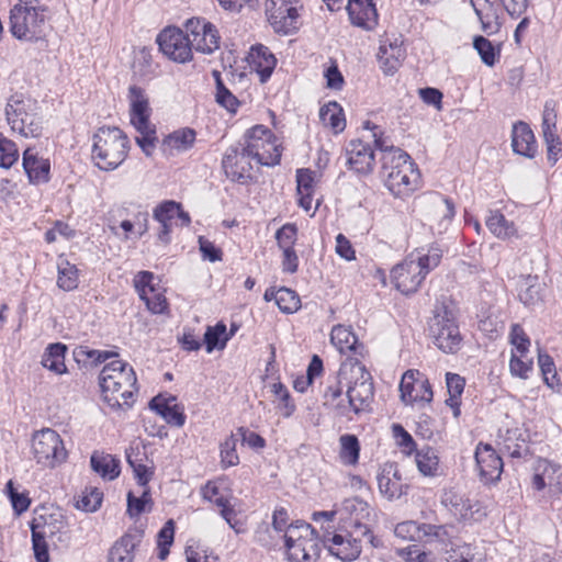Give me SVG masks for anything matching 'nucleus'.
<instances>
[{"mask_svg": "<svg viewBox=\"0 0 562 562\" xmlns=\"http://www.w3.org/2000/svg\"><path fill=\"white\" fill-rule=\"evenodd\" d=\"M99 387L102 402L111 411L131 409L137 401V376L133 367L124 360H113L102 368Z\"/></svg>", "mask_w": 562, "mask_h": 562, "instance_id": "nucleus-1", "label": "nucleus"}, {"mask_svg": "<svg viewBox=\"0 0 562 562\" xmlns=\"http://www.w3.org/2000/svg\"><path fill=\"white\" fill-rule=\"evenodd\" d=\"M283 512H276L272 527L282 532V552L285 562H318L323 551V537L308 522L295 520L283 527Z\"/></svg>", "mask_w": 562, "mask_h": 562, "instance_id": "nucleus-2", "label": "nucleus"}, {"mask_svg": "<svg viewBox=\"0 0 562 562\" xmlns=\"http://www.w3.org/2000/svg\"><path fill=\"white\" fill-rule=\"evenodd\" d=\"M131 142L127 134L117 126L97 128L90 138V160L103 172L119 169L127 159Z\"/></svg>", "mask_w": 562, "mask_h": 562, "instance_id": "nucleus-3", "label": "nucleus"}, {"mask_svg": "<svg viewBox=\"0 0 562 562\" xmlns=\"http://www.w3.org/2000/svg\"><path fill=\"white\" fill-rule=\"evenodd\" d=\"M382 177L389 192L405 200L418 190L420 173L409 155L398 148H391L382 157Z\"/></svg>", "mask_w": 562, "mask_h": 562, "instance_id": "nucleus-4", "label": "nucleus"}, {"mask_svg": "<svg viewBox=\"0 0 562 562\" xmlns=\"http://www.w3.org/2000/svg\"><path fill=\"white\" fill-rule=\"evenodd\" d=\"M440 261L441 251L438 248L417 249L392 269V282L402 294H413Z\"/></svg>", "mask_w": 562, "mask_h": 562, "instance_id": "nucleus-5", "label": "nucleus"}, {"mask_svg": "<svg viewBox=\"0 0 562 562\" xmlns=\"http://www.w3.org/2000/svg\"><path fill=\"white\" fill-rule=\"evenodd\" d=\"M338 385L345 389L349 408L355 415L369 412L373 400V383L370 372L355 359L346 360L338 372Z\"/></svg>", "mask_w": 562, "mask_h": 562, "instance_id": "nucleus-6", "label": "nucleus"}, {"mask_svg": "<svg viewBox=\"0 0 562 562\" xmlns=\"http://www.w3.org/2000/svg\"><path fill=\"white\" fill-rule=\"evenodd\" d=\"M30 453L34 463L47 471L64 467L70 454L63 436L50 427H43L31 434Z\"/></svg>", "mask_w": 562, "mask_h": 562, "instance_id": "nucleus-7", "label": "nucleus"}, {"mask_svg": "<svg viewBox=\"0 0 562 562\" xmlns=\"http://www.w3.org/2000/svg\"><path fill=\"white\" fill-rule=\"evenodd\" d=\"M52 11L47 4H14L10 9L9 29L12 36L23 42H37L48 30Z\"/></svg>", "mask_w": 562, "mask_h": 562, "instance_id": "nucleus-8", "label": "nucleus"}, {"mask_svg": "<svg viewBox=\"0 0 562 562\" xmlns=\"http://www.w3.org/2000/svg\"><path fill=\"white\" fill-rule=\"evenodd\" d=\"M5 120L13 134L23 138H37L44 123L36 101L24 95H12L5 105Z\"/></svg>", "mask_w": 562, "mask_h": 562, "instance_id": "nucleus-9", "label": "nucleus"}, {"mask_svg": "<svg viewBox=\"0 0 562 562\" xmlns=\"http://www.w3.org/2000/svg\"><path fill=\"white\" fill-rule=\"evenodd\" d=\"M430 338L438 350L446 355L458 352L462 337L457 325L454 308L446 302H438L428 322Z\"/></svg>", "mask_w": 562, "mask_h": 562, "instance_id": "nucleus-10", "label": "nucleus"}, {"mask_svg": "<svg viewBox=\"0 0 562 562\" xmlns=\"http://www.w3.org/2000/svg\"><path fill=\"white\" fill-rule=\"evenodd\" d=\"M241 150L250 159L265 167L278 166L282 155L277 136L265 125H255L245 132Z\"/></svg>", "mask_w": 562, "mask_h": 562, "instance_id": "nucleus-11", "label": "nucleus"}, {"mask_svg": "<svg viewBox=\"0 0 562 562\" xmlns=\"http://www.w3.org/2000/svg\"><path fill=\"white\" fill-rule=\"evenodd\" d=\"M337 526L366 536L369 542L375 547L372 527L375 524L376 514L369 503L358 497H349L337 506Z\"/></svg>", "mask_w": 562, "mask_h": 562, "instance_id": "nucleus-12", "label": "nucleus"}, {"mask_svg": "<svg viewBox=\"0 0 562 562\" xmlns=\"http://www.w3.org/2000/svg\"><path fill=\"white\" fill-rule=\"evenodd\" d=\"M300 0H266V19L280 36H291L300 31V18L303 11Z\"/></svg>", "mask_w": 562, "mask_h": 562, "instance_id": "nucleus-13", "label": "nucleus"}, {"mask_svg": "<svg viewBox=\"0 0 562 562\" xmlns=\"http://www.w3.org/2000/svg\"><path fill=\"white\" fill-rule=\"evenodd\" d=\"M363 538L367 537L337 526L334 530L324 532L323 548L340 562H353L362 552Z\"/></svg>", "mask_w": 562, "mask_h": 562, "instance_id": "nucleus-14", "label": "nucleus"}, {"mask_svg": "<svg viewBox=\"0 0 562 562\" xmlns=\"http://www.w3.org/2000/svg\"><path fill=\"white\" fill-rule=\"evenodd\" d=\"M159 52L178 65H187L194 59L186 30L176 25L165 26L156 36Z\"/></svg>", "mask_w": 562, "mask_h": 562, "instance_id": "nucleus-15", "label": "nucleus"}, {"mask_svg": "<svg viewBox=\"0 0 562 562\" xmlns=\"http://www.w3.org/2000/svg\"><path fill=\"white\" fill-rule=\"evenodd\" d=\"M530 485L542 497L559 499L562 496V465L538 459L531 468Z\"/></svg>", "mask_w": 562, "mask_h": 562, "instance_id": "nucleus-16", "label": "nucleus"}, {"mask_svg": "<svg viewBox=\"0 0 562 562\" xmlns=\"http://www.w3.org/2000/svg\"><path fill=\"white\" fill-rule=\"evenodd\" d=\"M192 52L212 55L221 47L217 27L202 16H192L183 23Z\"/></svg>", "mask_w": 562, "mask_h": 562, "instance_id": "nucleus-17", "label": "nucleus"}, {"mask_svg": "<svg viewBox=\"0 0 562 562\" xmlns=\"http://www.w3.org/2000/svg\"><path fill=\"white\" fill-rule=\"evenodd\" d=\"M133 283L148 312L155 315L168 312L169 304L166 297V289L154 273L139 271L134 277Z\"/></svg>", "mask_w": 562, "mask_h": 562, "instance_id": "nucleus-18", "label": "nucleus"}, {"mask_svg": "<svg viewBox=\"0 0 562 562\" xmlns=\"http://www.w3.org/2000/svg\"><path fill=\"white\" fill-rule=\"evenodd\" d=\"M321 176L310 168H300L295 172V195L297 205L313 217L322 200L317 198V186Z\"/></svg>", "mask_w": 562, "mask_h": 562, "instance_id": "nucleus-19", "label": "nucleus"}, {"mask_svg": "<svg viewBox=\"0 0 562 562\" xmlns=\"http://www.w3.org/2000/svg\"><path fill=\"white\" fill-rule=\"evenodd\" d=\"M400 392L402 402L411 406H424L434 397L428 379L417 370H408L403 374Z\"/></svg>", "mask_w": 562, "mask_h": 562, "instance_id": "nucleus-20", "label": "nucleus"}, {"mask_svg": "<svg viewBox=\"0 0 562 562\" xmlns=\"http://www.w3.org/2000/svg\"><path fill=\"white\" fill-rule=\"evenodd\" d=\"M153 216L162 226L158 239L165 245L170 243V233L173 226L189 227L191 224L189 213L183 210L180 203L172 200L158 204L154 209Z\"/></svg>", "mask_w": 562, "mask_h": 562, "instance_id": "nucleus-21", "label": "nucleus"}, {"mask_svg": "<svg viewBox=\"0 0 562 562\" xmlns=\"http://www.w3.org/2000/svg\"><path fill=\"white\" fill-rule=\"evenodd\" d=\"M475 462L479 479L484 485H495L503 473V459L488 443L480 442L475 448Z\"/></svg>", "mask_w": 562, "mask_h": 562, "instance_id": "nucleus-22", "label": "nucleus"}, {"mask_svg": "<svg viewBox=\"0 0 562 562\" xmlns=\"http://www.w3.org/2000/svg\"><path fill=\"white\" fill-rule=\"evenodd\" d=\"M376 486L380 496L386 502H395L405 496L408 492V484L395 463H383L376 473Z\"/></svg>", "mask_w": 562, "mask_h": 562, "instance_id": "nucleus-23", "label": "nucleus"}, {"mask_svg": "<svg viewBox=\"0 0 562 562\" xmlns=\"http://www.w3.org/2000/svg\"><path fill=\"white\" fill-rule=\"evenodd\" d=\"M127 114L133 127L153 124L150 122L153 109L145 88L131 85L126 91Z\"/></svg>", "mask_w": 562, "mask_h": 562, "instance_id": "nucleus-24", "label": "nucleus"}, {"mask_svg": "<svg viewBox=\"0 0 562 562\" xmlns=\"http://www.w3.org/2000/svg\"><path fill=\"white\" fill-rule=\"evenodd\" d=\"M424 199L428 206L426 216L430 228L442 233L454 217L456 210L453 203L438 194H426Z\"/></svg>", "mask_w": 562, "mask_h": 562, "instance_id": "nucleus-25", "label": "nucleus"}, {"mask_svg": "<svg viewBox=\"0 0 562 562\" xmlns=\"http://www.w3.org/2000/svg\"><path fill=\"white\" fill-rule=\"evenodd\" d=\"M405 58L403 41L397 36H385L380 44L378 61L383 74L393 76Z\"/></svg>", "mask_w": 562, "mask_h": 562, "instance_id": "nucleus-26", "label": "nucleus"}, {"mask_svg": "<svg viewBox=\"0 0 562 562\" xmlns=\"http://www.w3.org/2000/svg\"><path fill=\"white\" fill-rule=\"evenodd\" d=\"M346 11L355 27L373 31L378 26L379 14L373 0H348Z\"/></svg>", "mask_w": 562, "mask_h": 562, "instance_id": "nucleus-27", "label": "nucleus"}, {"mask_svg": "<svg viewBox=\"0 0 562 562\" xmlns=\"http://www.w3.org/2000/svg\"><path fill=\"white\" fill-rule=\"evenodd\" d=\"M499 440L512 457H520L527 449L530 436L525 425L517 420H507L499 430Z\"/></svg>", "mask_w": 562, "mask_h": 562, "instance_id": "nucleus-28", "label": "nucleus"}, {"mask_svg": "<svg viewBox=\"0 0 562 562\" xmlns=\"http://www.w3.org/2000/svg\"><path fill=\"white\" fill-rule=\"evenodd\" d=\"M441 503L458 519L463 521H477L482 518L480 506L464 498L454 490H448L441 497Z\"/></svg>", "mask_w": 562, "mask_h": 562, "instance_id": "nucleus-29", "label": "nucleus"}, {"mask_svg": "<svg viewBox=\"0 0 562 562\" xmlns=\"http://www.w3.org/2000/svg\"><path fill=\"white\" fill-rule=\"evenodd\" d=\"M248 67L255 72L261 83L267 82L278 64L273 53L265 45L258 44L251 46L246 57Z\"/></svg>", "mask_w": 562, "mask_h": 562, "instance_id": "nucleus-30", "label": "nucleus"}, {"mask_svg": "<svg viewBox=\"0 0 562 562\" xmlns=\"http://www.w3.org/2000/svg\"><path fill=\"white\" fill-rule=\"evenodd\" d=\"M66 527V520L63 513L55 507H44L33 518L31 524L32 533H37L45 538H53L61 532Z\"/></svg>", "mask_w": 562, "mask_h": 562, "instance_id": "nucleus-31", "label": "nucleus"}, {"mask_svg": "<svg viewBox=\"0 0 562 562\" xmlns=\"http://www.w3.org/2000/svg\"><path fill=\"white\" fill-rule=\"evenodd\" d=\"M196 143V132L191 127H180L164 136L161 151L166 156H176L193 149Z\"/></svg>", "mask_w": 562, "mask_h": 562, "instance_id": "nucleus-32", "label": "nucleus"}, {"mask_svg": "<svg viewBox=\"0 0 562 562\" xmlns=\"http://www.w3.org/2000/svg\"><path fill=\"white\" fill-rule=\"evenodd\" d=\"M347 164L355 172L369 175L374 167L373 149L360 139L351 140L347 148Z\"/></svg>", "mask_w": 562, "mask_h": 562, "instance_id": "nucleus-33", "label": "nucleus"}, {"mask_svg": "<svg viewBox=\"0 0 562 562\" xmlns=\"http://www.w3.org/2000/svg\"><path fill=\"white\" fill-rule=\"evenodd\" d=\"M23 169L27 179L33 184L47 183L50 178L49 160L38 156L33 149L27 148L22 154Z\"/></svg>", "mask_w": 562, "mask_h": 562, "instance_id": "nucleus-34", "label": "nucleus"}, {"mask_svg": "<svg viewBox=\"0 0 562 562\" xmlns=\"http://www.w3.org/2000/svg\"><path fill=\"white\" fill-rule=\"evenodd\" d=\"M512 149L516 155L533 158L537 154L535 135L528 124L516 122L512 127Z\"/></svg>", "mask_w": 562, "mask_h": 562, "instance_id": "nucleus-35", "label": "nucleus"}, {"mask_svg": "<svg viewBox=\"0 0 562 562\" xmlns=\"http://www.w3.org/2000/svg\"><path fill=\"white\" fill-rule=\"evenodd\" d=\"M149 408L160 415L171 426L182 427L186 423L183 408L173 396L157 395L149 402Z\"/></svg>", "mask_w": 562, "mask_h": 562, "instance_id": "nucleus-36", "label": "nucleus"}, {"mask_svg": "<svg viewBox=\"0 0 562 562\" xmlns=\"http://www.w3.org/2000/svg\"><path fill=\"white\" fill-rule=\"evenodd\" d=\"M67 349V346L61 342L47 345L41 356V366L54 375H66L68 373L66 364Z\"/></svg>", "mask_w": 562, "mask_h": 562, "instance_id": "nucleus-37", "label": "nucleus"}, {"mask_svg": "<svg viewBox=\"0 0 562 562\" xmlns=\"http://www.w3.org/2000/svg\"><path fill=\"white\" fill-rule=\"evenodd\" d=\"M472 8L481 23V30L486 34H495L502 26L501 15L491 0H471Z\"/></svg>", "mask_w": 562, "mask_h": 562, "instance_id": "nucleus-38", "label": "nucleus"}, {"mask_svg": "<svg viewBox=\"0 0 562 562\" xmlns=\"http://www.w3.org/2000/svg\"><path fill=\"white\" fill-rule=\"evenodd\" d=\"M90 467L104 481H114L121 473L120 460L113 454L103 451L92 452Z\"/></svg>", "mask_w": 562, "mask_h": 562, "instance_id": "nucleus-39", "label": "nucleus"}, {"mask_svg": "<svg viewBox=\"0 0 562 562\" xmlns=\"http://www.w3.org/2000/svg\"><path fill=\"white\" fill-rule=\"evenodd\" d=\"M543 283L537 276H526L518 284L519 301L528 308H535L542 303Z\"/></svg>", "mask_w": 562, "mask_h": 562, "instance_id": "nucleus-40", "label": "nucleus"}, {"mask_svg": "<svg viewBox=\"0 0 562 562\" xmlns=\"http://www.w3.org/2000/svg\"><path fill=\"white\" fill-rule=\"evenodd\" d=\"M250 157L244 154L234 153L226 155L223 159V168L226 176L233 181L244 182L251 178V165L248 161Z\"/></svg>", "mask_w": 562, "mask_h": 562, "instance_id": "nucleus-41", "label": "nucleus"}, {"mask_svg": "<svg viewBox=\"0 0 562 562\" xmlns=\"http://www.w3.org/2000/svg\"><path fill=\"white\" fill-rule=\"evenodd\" d=\"M56 285L64 292L75 291L79 286L80 272L77 266L65 256H59L56 263Z\"/></svg>", "mask_w": 562, "mask_h": 562, "instance_id": "nucleus-42", "label": "nucleus"}, {"mask_svg": "<svg viewBox=\"0 0 562 562\" xmlns=\"http://www.w3.org/2000/svg\"><path fill=\"white\" fill-rule=\"evenodd\" d=\"M263 299L267 302L273 301L278 308L284 314H293L301 307V300L299 295L291 289H268Z\"/></svg>", "mask_w": 562, "mask_h": 562, "instance_id": "nucleus-43", "label": "nucleus"}, {"mask_svg": "<svg viewBox=\"0 0 562 562\" xmlns=\"http://www.w3.org/2000/svg\"><path fill=\"white\" fill-rule=\"evenodd\" d=\"M203 501L220 508L234 497L229 484L224 479L207 481L200 491Z\"/></svg>", "mask_w": 562, "mask_h": 562, "instance_id": "nucleus-44", "label": "nucleus"}, {"mask_svg": "<svg viewBox=\"0 0 562 562\" xmlns=\"http://www.w3.org/2000/svg\"><path fill=\"white\" fill-rule=\"evenodd\" d=\"M415 464L424 477H437L441 474V462L438 452L430 447L416 450Z\"/></svg>", "mask_w": 562, "mask_h": 562, "instance_id": "nucleus-45", "label": "nucleus"}, {"mask_svg": "<svg viewBox=\"0 0 562 562\" xmlns=\"http://www.w3.org/2000/svg\"><path fill=\"white\" fill-rule=\"evenodd\" d=\"M322 124L334 134H340L346 128V117L342 106L336 101H329L319 109Z\"/></svg>", "mask_w": 562, "mask_h": 562, "instance_id": "nucleus-46", "label": "nucleus"}, {"mask_svg": "<svg viewBox=\"0 0 562 562\" xmlns=\"http://www.w3.org/2000/svg\"><path fill=\"white\" fill-rule=\"evenodd\" d=\"M126 460L133 470V476L142 488H149L148 483L155 474L154 462L147 458L133 454V449L126 450Z\"/></svg>", "mask_w": 562, "mask_h": 562, "instance_id": "nucleus-47", "label": "nucleus"}, {"mask_svg": "<svg viewBox=\"0 0 562 562\" xmlns=\"http://www.w3.org/2000/svg\"><path fill=\"white\" fill-rule=\"evenodd\" d=\"M485 224L490 233L498 239L508 240L518 237L515 223L498 211L491 212Z\"/></svg>", "mask_w": 562, "mask_h": 562, "instance_id": "nucleus-48", "label": "nucleus"}, {"mask_svg": "<svg viewBox=\"0 0 562 562\" xmlns=\"http://www.w3.org/2000/svg\"><path fill=\"white\" fill-rule=\"evenodd\" d=\"M116 356V352L92 349L88 346H78L74 350L75 361L85 368L98 366L99 363Z\"/></svg>", "mask_w": 562, "mask_h": 562, "instance_id": "nucleus-49", "label": "nucleus"}, {"mask_svg": "<svg viewBox=\"0 0 562 562\" xmlns=\"http://www.w3.org/2000/svg\"><path fill=\"white\" fill-rule=\"evenodd\" d=\"M220 515L225 522L236 532L241 533L245 531V518L239 503L235 497L231 498L220 508Z\"/></svg>", "mask_w": 562, "mask_h": 562, "instance_id": "nucleus-50", "label": "nucleus"}, {"mask_svg": "<svg viewBox=\"0 0 562 562\" xmlns=\"http://www.w3.org/2000/svg\"><path fill=\"white\" fill-rule=\"evenodd\" d=\"M446 384L449 394L446 404L452 409L453 416L457 418L460 416V397L463 393L465 381L459 374L448 372L446 374Z\"/></svg>", "mask_w": 562, "mask_h": 562, "instance_id": "nucleus-51", "label": "nucleus"}, {"mask_svg": "<svg viewBox=\"0 0 562 562\" xmlns=\"http://www.w3.org/2000/svg\"><path fill=\"white\" fill-rule=\"evenodd\" d=\"M330 342L339 352L347 353L357 349L358 339L349 327L336 325L330 331Z\"/></svg>", "mask_w": 562, "mask_h": 562, "instance_id": "nucleus-52", "label": "nucleus"}, {"mask_svg": "<svg viewBox=\"0 0 562 562\" xmlns=\"http://www.w3.org/2000/svg\"><path fill=\"white\" fill-rule=\"evenodd\" d=\"M229 339L231 335L224 323L209 326L204 333L205 351L212 353L214 350H223Z\"/></svg>", "mask_w": 562, "mask_h": 562, "instance_id": "nucleus-53", "label": "nucleus"}, {"mask_svg": "<svg viewBox=\"0 0 562 562\" xmlns=\"http://www.w3.org/2000/svg\"><path fill=\"white\" fill-rule=\"evenodd\" d=\"M153 507L150 488H143L139 496L134 495L133 492L127 493L126 513L131 518H138L143 514L150 513Z\"/></svg>", "mask_w": 562, "mask_h": 562, "instance_id": "nucleus-54", "label": "nucleus"}, {"mask_svg": "<svg viewBox=\"0 0 562 562\" xmlns=\"http://www.w3.org/2000/svg\"><path fill=\"white\" fill-rule=\"evenodd\" d=\"M133 128L138 134V136L135 137L136 145L147 158L153 157L158 144L156 126L154 124H147Z\"/></svg>", "mask_w": 562, "mask_h": 562, "instance_id": "nucleus-55", "label": "nucleus"}, {"mask_svg": "<svg viewBox=\"0 0 562 562\" xmlns=\"http://www.w3.org/2000/svg\"><path fill=\"white\" fill-rule=\"evenodd\" d=\"M419 542L429 546L445 548L450 543V536L443 526L420 524Z\"/></svg>", "mask_w": 562, "mask_h": 562, "instance_id": "nucleus-56", "label": "nucleus"}, {"mask_svg": "<svg viewBox=\"0 0 562 562\" xmlns=\"http://www.w3.org/2000/svg\"><path fill=\"white\" fill-rule=\"evenodd\" d=\"M360 443L355 435H342L339 438V459L346 465H356L359 461Z\"/></svg>", "mask_w": 562, "mask_h": 562, "instance_id": "nucleus-57", "label": "nucleus"}, {"mask_svg": "<svg viewBox=\"0 0 562 562\" xmlns=\"http://www.w3.org/2000/svg\"><path fill=\"white\" fill-rule=\"evenodd\" d=\"M342 390L340 385L336 389H328L325 392V405L337 416H349L352 413V408H349V398L342 396Z\"/></svg>", "mask_w": 562, "mask_h": 562, "instance_id": "nucleus-58", "label": "nucleus"}, {"mask_svg": "<svg viewBox=\"0 0 562 562\" xmlns=\"http://www.w3.org/2000/svg\"><path fill=\"white\" fill-rule=\"evenodd\" d=\"M135 548L134 538L125 535L111 549L109 562H133Z\"/></svg>", "mask_w": 562, "mask_h": 562, "instance_id": "nucleus-59", "label": "nucleus"}, {"mask_svg": "<svg viewBox=\"0 0 562 562\" xmlns=\"http://www.w3.org/2000/svg\"><path fill=\"white\" fill-rule=\"evenodd\" d=\"M103 502V493L97 487H86L76 501V508L83 513L97 512Z\"/></svg>", "mask_w": 562, "mask_h": 562, "instance_id": "nucleus-60", "label": "nucleus"}, {"mask_svg": "<svg viewBox=\"0 0 562 562\" xmlns=\"http://www.w3.org/2000/svg\"><path fill=\"white\" fill-rule=\"evenodd\" d=\"M4 492L9 497L11 506L16 515H21L30 508L31 498L29 493L20 486H15L12 480L8 481L5 484Z\"/></svg>", "mask_w": 562, "mask_h": 562, "instance_id": "nucleus-61", "label": "nucleus"}, {"mask_svg": "<svg viewBox=\"0 0 562 562\" xmlns=\"http://www.w3.org/2000/svg\"><path fill=\"white\" fill-rule=\"evenodd\" d=\"M538 363L547 386L553 392L559 393L561 391V382L557 376L555 366L551 357L546 353H539Z\"/></svg>", "mask_w": 562, "mask_h": 562, "instance_id": "nucleus-62", "label": "nucleus"}, {"mask_svg": "<svg viewBox=\"0 0 562 562\" xmlns=\"http://www.w3.org/2000/svg\"><path fill=\"white\" fill-rule=\"evenodd\" d=\"M239 456L237 453V439L231 435L220 445V464L226 470L239 464Z\"/></svg>", "mask_w": 562, "mask_h": 562, "instance_id": "nucleus-63", "label": "nucleus"}, {"mask_svg": "<svg viewBox=\"0 0 562 562\" xmlns=\"http://www.w3.org/2000/svg\"><path fill=\"white\" fill-rule=\"evenodd\" d=\"M184 557L187 562H220L218 555L199 542L189 543L184 549Z\"/></svg>", "mask_w": 562, "mask_h": 562, "instance_id": "nucleus-64", "label": "nucleus"}]
</instances>
